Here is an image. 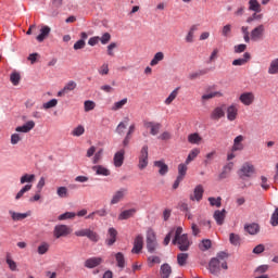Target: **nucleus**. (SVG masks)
I'll return each mask as SVG.
<instances>
[{"label":"nucleus","mask_w":278,"mask_h":278,"mask_svg":"<svg viewBox=\"0 0 278 278\" xmlns=\"http://www.w3.org/2000/svg\"><path fill=\"white\" fill-rule=\"evenodd\" d=\"M75 216H77V214L73 212H66L59 216V220H68L71 218H75Z\"/></svg>","instance_id":"obj_55"},{"label":"nucleus","mask_w":278,"mask_h":278,"mask_svg":"<svg viewBox=\"0 0 278 278\" xmlns=\"http://www.w3.org/2000/svg\"><path fill=\"white\" fill-rule=\"evenodd\" d=\"M127 123H129V117H125L124 122H121L116 127V134L119 136H123L125 134V130L127 129Z\"/></svg>","instance_id":"obj_35"},{"label":"nucleus","mask_w":278,"mask_h":278,"mask_svg":"<svg viewBox=\"0 0 278 278\" xmlns=\"http://www.w3.org/2000/svg\"><path fill=\"white\" fill-rule=\"evenodd\" d=\"M229 257V254L227 252H219L217 253L215 260H218L219 264H222V268L224 270H227L229 266L227 265V258Z\"/></svg>","instance_id":"obj_20"},{"label":"nucleus","mask_w":278,"mask_h":278,"mask_svg":"<svg viewBox=\"0 0 278 278\" xmlns=\"http://www.w3.org/2000/svg\"><path fill=\"white\" fill-rule=\"evenodd\" d=\"M127 197V189L126 188H121L119 190L115 191L111 199V205H116L123 201Z\"/></svg>","instance_id":"obj_9"},{"label":"nucleus","mask_w":278,"mask_h":278,"mask_svg":"<svg viewBox=\"0 0 278 278\" xmlns=\"http://www.w3.org/2000/svg\"><path fill=\"white\" fill-rule=\"evenodd\" d=\"M86 134V128L84 126L79 125L76 128L72 130V136L79 138V136H84Z\"/></svg>","instance_id":"obj_49"},{"label":"nucleus","mask_w":278,"mask_h":278,"mask_svg":"<svg viewBox=\"0 0 278 278\" xmlns=\"http://www.w3.org/2000/svg\"><path fill=\"white\" fill-rule=\"evenodd\" d=\"M173 244H176L179 249V251H188L190 249V239H188V235L184 233L181 237L174 238Z\"/></svg>","instance_id":"obj_2"},{"label":"nucleus","mask_w":278,"mask_h":278,"mask_svg":"<svg viewBox=\"0 0 278 278\" xmlns=\"http://www.w3.org/2000/svg\"><path fill=\"white\" fill-rule=\"evenodd\" d=\"M222 36H224V38L231 36V24H227L222 28Z\"/></svg>","instance_id":"obj_57"},{"label":"nucleus","mask_w":278,"mask_h":278,"mask_svg":"<svg viewBox=\"0 0 278 278\" xmlns=\"http://www.w3.org/2000/svg\"><path fill=\"white\" fill-rule=\"evenodd\" d=\"M164 60V52H156L150 62V66H157Z\"/></svg>","instance_id":"obj_36"},{"label":"nucleus","mask_w":278,"mask_h":278,"mask_svg":"<svg viewBox=\"0 0 278 278\" xmlns=\"http://www.w3.org/2000/svg\"><path fill=\"white\" fill-rule=\"evenodd\" d=\"M170 273H173V269L170 268V265L163 264L161 266V277L162 278H168L170 277Z\"/></svg>","instance_id":"obj_37"},{"label":"nucleus","mask_w":278,"mask_h":278,"mask_svg":"<svg viewBox=\"0 0 278 278\" xmlns=\"http://www.w3.org/2000/svg\"><path fill=\"white\" fill-rule=\"evenodd\" d=\"M36 179V175L34 174H24L21 178H20V184H31L34 182V180Z\"/></svg>","instance_id":"obj_41"},{"label":"nucleus","mask_w":278,"mask_h":278,"mask_svg":"<svg viewBox=\"0 0 278 278\" xmlns=\"http://www.w3.org/2000/svg\"><path fill=\"white\" fill-rule=\"evenodd\" d=\"M71 233V228L66 225H58L54 227V238H64Z\"/></svg>","instance_id":"obj_8"},{"label":"nucleus","mask_w":278,"mask_h":278,"mask_svg":"<svg viewBox=\"0 0 278 278\" xmlns=\"http://www.w3.org/2000/svg\"><path fill=\"white\" fill-rule=\"evenodd\" d=\"M124 105H127V98H124V99H122L121 101H118V102H115L114 104H113V106L111 108V110L113 111V112H117V110H123V106Z\"/></svg>","instance_id":"obj_47"},{"label":"nucleus","mask_w":278,"mask_h":278,"mask_svg":"<svg viewBox=\"0 0 278 278\" xmlns=\"http://www.w3.org/2000/svg\"><path fill=\"white\" fill-rule=\"evenodd\" d=\"M143 125L146 129H150L151 136H157L162 129V124L155 122H144Z\"/></svg>","instance_id":"obj_10"},{"label":"nucleus","mask_w":278,"mask_h":278,"mask_svg":"<svg viewBox=\"0 0 278 278\" xmlns=\"http://www.w3.org/2000/svg\"><path fill=\"white\" fill-rule=\"evenodd\" d=\"M75 88H77V83L70 80L67 84H65L63 89L58 92L56 97H65V94H68V92H73Z\"/></svg>","instance_id":"obj_12"},{"label":"nucleus","mask_w":278,"mask_h":278,"mask_svg":"<svg viewBox=\"0 0 278 278\" xmlns=\"http://www.w3.org/2000/svg\"><path fill=\"white\" fill-rule=\"evenodd\" d=\"M177 94H179V87H177L169 93V96L165 100V105H170V103H173L174 100L177 99Z\"/></svg>","instance_id":"obj_40"},{"label":"nucleus","mask_w":278,"mask_h":278,"mask_svg":"<svg viewBox=\"0 0 278 278\" xmlns=\"http://www.w3.org/2000/svg\"><path fill=\"white\" fill-rule=\"evenodd\" d=\"M143 244H144V239L142 238L141 235H138L135 239L131 253H140L142 251Z\"/></svg>","instance_id":"obj_19"},{"label":"nucleus","mask_w":278,"mask_h":278,"mask_svg":"<svg viewBox=\"0 0 278 278\" xmlns=\"http://www.w3.org/2000/svg\"><path fill=\"white\" fill-rule=\"evenodd\" d=\"M208 203L212 207H220L223 205V198H220V197H217V198L210 197L208 198Z\"/></svg>","instance_id":"obj_43"},{"label":"nucleus","mask_w":278,"mask_h":278,"mask_svg":"<svg viewBox=\"0 0 278 278\" xmlns=\"http://www.w3.org/2000/svg\"><path fill=\"white\" fill-rule=\"evenodd\" d=\"M147 249L149 253H155V249H157V238L151 228L147 231Z\"/></svg>","instance_id":"obj_1"},{"label":"nucleus","mask_w":278,"mask_h":278,"mask_svg":"<svg viewBox=\"0 0 278 278\" xmlns=\"http://www.w3.org/2000/svg\"><path fill=\"white\" fill-rule=\"evenodd\" d=\"M250 12L260 13L262 12V4L257 0H249Z\"/></svg>","instance_id":"obj_29"},{"label":"nucleus","mask_w":278,"mask_h":278,"mask_svg":"<svg viewBox=\"0 0 278 278\" xmlns=\"http://www.w3.org/2000/svg\"><path fill=\"white\" fill-rule=\"evenodd\" d=\"M162 262L160 256H149L148 257V266L153 267L154 264H160Z\"/></svg>","instance_id":"obj_64"},{"label":"nucleus","mask_w":278,"mask_h":278,"mask_svg":"<svg viewBox=\"0 0 278 278\" xmlns=\"http://www.w3.org/2000/svg\"><path fill=\"white\" fill-rule=\"evenodd\" d=\"M270 225H271V227L278 226V208H276L275 212L271 214Z\"/></svg>","instance_id":"obj_61"},{"label":"nucleus","mask_w":278,"mask_h":278,"mask_svg":"<svg viewBox=\"0 0 278 278\" xmlns=\"http://www.w3.org/2000/svg\"><path fill=\"white\" fill-rule=\"evenodd\" d=\"M103 264L102 257H90L85 261L86 268H97V266H101Z\"/></svg>","instance_id":"obj_16"},{"label":"nucleus","mask_w":278,"mask_h":278,"mask_svg":"<svg viewBox=\"0 0 278 278\" xmlns=\"http://www.w3.org/2000/svg\"><path fill=\"white\" fill-rule=\"evenodd\" d=\"M202 75H205V71L200 70L198 72H193V73L189 74V79H191V80L199 79V77H202Z\"/></svg>","instance_id":"obj_63"},{"label":"nucleus","mask_w":278,"mask_h":278,"mask_svg":"<svg viewBox=\"0 0 278 278\" xmlns=\"http://www.w3.org/2000/svg\"><path fill=\"white\" fill-rule=\"evenodd\" d=\"M225 116V109L217 106L211 112V121H220Z\"/></svg>","instance_id":"obj_18"},{"label":"nucleus","mask_w":278,"mask_h":278,"mask_svg":"<svg viewBox=\"0 0 278 278\" xmlns=\"http://www.w3.org/2000/svg\"><path fill=\"white\" fill-rule=\"evenodd\" d=\"M118 236V231L115 228H109L108 237H106V244L108 247H112L116 242V238Z\"/></svg>","instance_id":"obj_17"},{"label":"nucleus","mask_w":278,"mask_h":278,"mask_svg":"<svg viewBox=\"0 0 278 278\" xmlns=\"http://www.w3.org/2000/svg\"><path fill=\"white\" fill-rule=\"evenodd\" d=\"M241 31H242V34H243V40H244V42H247V43L251 42V36H249V35H250V33H249V26H242V27H241Z\"/></svg>","instance_id":"obj_54"},{"label":"nucleus","mask_w":278,"mask_h":278,"mask_svg":"<svg viewBox=\"0 0 278 278\" xmlns=\"http://www.w3.org/2000/svg\"><path fill=\"white\" fill-rule=\"evenodd\" d=\"M242 142H244V136L239 135L235 138L233 140V146L231 151H242V149H244V144H242Z\"/></svg>","instance_id":"obj_22"},{"label":"nucleus","mask_w":278,"mask_h":278,"mask_svg":"<svg viewBox=\"0 0 278 278\" xmlns=\"http://www.w3.org/2000/svg\"><path fill=\"white\" fill-rule=\"evenodd\" d=\"M87 238L91 240V242H99V235L94 232V230H90L87 232Z\"/></svg>","instance_id":"obj_60"},{"label":"nucleus","mask_w":278,"mask_h":278,"mask_svg":"<svg viewBox=\"0 0 278 278\" xmlns=\"http://www.w3.org/2000/svg\"><path fill=\"white\" fill-rule=\"evenodd\" d=\"M264 31H266L264 24L256 26L250 33V40H252L253 42L262 40V38H264Z\"/></svg>","instance_id":"obj_4"},{"label":"nucleus","mask_w":278,"mask_h":278,"mask_svg":"<svg viewBox=\"0 0 278 278\" xmlns=\"http://www.w3.org/2000/svg\"><path fill=\"white\" fill-rule=\"evenodd\" d=\"M188 173V164L185 163H180L178 165V177L180 179H184L186 177V174Z\"/></svg>","instance_id":"obj_42"},{"label":"nucleus","mask_w":278,"mask_h":278,"mask_svg":"<svg viewBox=\"0 0 278 278\" xmlns=\"http://www.w3.org/2000/svg\"><path fill=\"white\" fill-rule=\"evenodd\" d=\"M249 60H251V53L245 52L242 59H236L232 61V66H244Z\"/></svg>","instance_id":"obj_26"},{"label":"nucleus","mask_w":278,"mask_h":278,"mask_svg":"<svg viewBox=\"0 0 278 278\" xmlns=\"http://www.w3.org/2000/svg\"><path fill=\"white\" fill-rule=\"evenodd\" d=\"M33 186L31 185H25L15 195V201H18L21 199H23V197L25 195V192H29V190H31Z\"/></svg>","instance_id":"obj_39"},{"label":"nucleus","mask_w":278,"mask_h":278,"mask_svg":"<svg viewBox=\"0 0 278 278\" xmlns=\"http://www.w3.org/2000/svg\"><path fill=\"white\" fill-rule=\"evenodd\" d=\"M85 112H92L94 108H97V104L92 100H87L84 103Z\"/></svg>","instance_id":"obj_52"},{"label":"nucleus","mask_w":278,"mask_h":278,"mask_svg":"<svg viewBox=\"0 0 278 278\" xmlns=\"http://www.w3.org/2000/svg\"><path fill=\"white\" fill-rule=\"evenodd\" d=\"M136 208H129L126 211H123L119 215H118V220H128V218H132V216L136 215Z\"/></svg>","instance_id":"obj_25"},{"label":"nucleus","mask_w":278,"mask_h":278,"mask_svg":"<svg viewBox=\"0 0 278 278\" xmlns=\"http://www.w3.org/2000/svg\"><path fill=\"white\" fill-rule=\"evenodd\" d=\"M58 105V99H52L42 104L43 110H51V108H55Z\"/></svg>","instance_id":"obj_56"},{"label":"nucleus","mask_w":278,"mask_h":278,"mask_svg":"<svg viewBox=\"0 0 278 278\" xmlns=\"http://www.w3.org/2000/svg\"><path fill=\"white\" fill-rule=\"evenodd\" d=\"M255 173V167L251 163H244L239 172L240 177H251Z\"/></svg>","instance_id":"obj_11"},{"label":"nucleus","mask_w":278,"mask_h":278,"mask_svg":"<svg viewBox=\"0 0 278 278\" xmlns=\"http://www.w3.org/2000/svg\"><path fill=\"white\" fill-rule=\"evenodd\" d=\"M199 153H201V150H199V148L192 149V150L189 152V154H188V156H187V159H186V161H185L186 164H190V162H194V160H197Z\"/></svg>","instance_id":"obj_33"},{"label":"nucleus","mask_w":278,"mask_h":278,"mask_svg":"<svg viewBox=\"0 0 278 278\" xmlns=\"http://www.w3.org/2000/svg\"><path fill=\"white\" fill-rule=\"evenodd\" d=\"M178 266H186L188 264V253H179L177 255Z\"/></svg>","instance_id":"obj_44"},{"label":"nucleus","mask_w":278,"mask_h":278,"mask_svg":"<svg viewBox=\"0 0 278 278\" xmlns=\"http://www.w3.org/2000/svg\"><path fill=\"white\" fill-rule=\"evenodd\" d=\"M9 214H10L12 220H15V222L25 220V218H28V216H31V212L16 213L14 211H9Z\"/></svg>","instance_id":"obj_23"},{"label":"nucleus","mask_w":278,"mask_h":278,"mask_svg":"<svg viewBox=\"0 0 278 278\" xmlns=\"http://www.w3.org/2000/svg\"><path fill=\"white\" fill-rule=\"evenodd\" d=\"M226 112L228 121L233 122L238 118V106L236 104L228 106Z\"/></svg>","instance_id":"obj_21"},{"label":"nucleus","mask_w":278,"mask_h":278,"mask_svg":"<svg viewBox=\"0 0 278 278\" xmlns=\"http://www.w3.org/2000/svg\"><path fill=\"white\" fill-rule=\"evenodd\" d=\"M232 166L233 163H229L228 165L224 166L223 172L218 175V179H227V177H229V174L231 173Z\"/></svg>","instance_id":"obj_32"},{"label":"nucleus","mask_w":278,"mask_h":278,"mask_svg":"<svg viewBox=\"0 0 278 278\" xmlns=\"http://www.w3.org/2000/svg\"><path fill=\"white\" fill-rule=\"evenodd\" d=\"M200 251H210L212 249V241L208 239L202 240V242L199 244Z\"/></svg>","instance_id":"obj_48"},{"label":"nucleus","mask_w":278,"mask_h":278,"mask_svg":"<svg viewBox=\"0 0 278 278\" xmlns=\"http://www.w3.org/2000/svg\"><path fill=\"white\" fill-rule=\"evenodd\" d=\"M216 97H223V92L220 91H214L211 93H206L202 96V101H210V99H214Z\"/></svg>","instance_id":"obj_50"},{"label":"nucleus","mask_w":278,"mask_h":278,"mask_svg":"<svg viewBox=\"0 0 278 278\" xmlns=\"http://www.w3.org/2000/svg\"><path fill=\"white\" fill-rule=\"evenodd\" d=\"M204 192L205 189L203 188V185L195 186V188L193 189V193L189 195L190 201H197L198 203L201 202Z\"/></svg>","instance_id":"obj_6"},{"label":"nucleus","mask_w":278,"mask_h":278,"mask_svg":"<svg viewBox=\"0 0 278 278\" xmlns=\"http://www.w3.org/2000/svg\"><path fill=\"white\" fill-rule=\"evenodd\" d=\"M99 75H109L110 74V65L108 63H103L98 70Z\"/></svg>","instance_id":"obj_59"},{"label":"nucleus","mask_w":278,"mask_h":278,"mask_svg":"<svg viewBox=\"0 0 278 278\" xmlns=\"http://www.w3.org/2000/svg\"><path fill=\"white\" fill-rule=\"evenodd\" d=\"M269 75H278V59H274L268 67Z\"/></svg>","instance_id":"obj_38"},{"label":"nucleus","mask_w":278,"mask_h":278,"mask_svg":"<svg viewBox=\"0 0 278 278\" xmlns=\"http://www.w3.org/2000/svg\"><path fill=\"white\" fill-rule=\"evenodd\" d=\"M7 264L10 268V270H16V262H14V260H12V256L10 254H7Z\"/></svg>","instance_id":"obj_58"},{"label":"nucleus","mask_w":278,"mask_h":278,"mask_svg":"<svg viewBox=\"0 0 278 278\" xmlns=\"http://www.w3.org/2000/svg\"><path fill=\"white\" fill-rule=\"evenodd\" d=\"M227 217V211L225 208L217 210L213 214L214 220L217 223V225H224L225 224V218Z\"/></svg>","instance_id":"obj_14"},{"label":"nucleus","mask_w":278,"mask_h":278,"mask_svg":"<svg viewBox=\"0 0 278 278\" xmlns=\"http://www.w3.org/2000/svg\"><path fill=\"white\" fill-rule=\"evenodd\" d=\"M220 268H223V265L218 258H211L208 263V271L211 275H220Z\"/></svg>","instance_id":"obj_7"},{"label":"nucleus","mask_w":278,"mask_h":278,"mask_svg":"<svg viewBox=\"0 0 278 278\" xmlns=\"http://www.w3.org/2000/svg\"><path fill=\"white\" fill-rule=\"evenodd\" d=\"M202 140L203 138L198 132L188 136V142H190V144H201Z\"/></svg>","instance_id":"obj_34"},{"label":"nucleus","mask_w":278,"mask_h":278,"mask_svg":"<svg viewBox=\"0 0 278 278\" xmlns=\"http://www.w3.org/2000/svg\"><path fill=\"white\" fill-rule=\"evenodd\" d=\"M244 230L250 233V236H255L257 233H260V225L253 223L250 225H245L244 226Z\"/></svg>","instance_id":"obj_28"},{"label":"nucleus","mask_w":278,"mask_h":278,"mask_svg":"<svg viewBox=\"0 0 278 278\" xmlns=\"http://www.w3.org/2000/svg\"><path fill=\"white\" fill-rule=\"evenodd\" d=\"M197 29H199L198 25H192L187 34V36L185 37L186 42L192 43L194 42V31H197Z\"/></svg>","instance_id":"obj_31"},{"label":"nucleus","mask_w":278,"mask_h":278,"mask_svg":"<svg viewBox=\"0 0 278 278\" xmlns=\"http://www.w3.org/2000/svg\"><path fill=\"white\" fill-rule=\"evenodd\" d=\"M92 170L96 172V175H102V177H110V169L105 168L103 165H96L92 167Z\"/></svg>","instance_id":"obj_27"},{"label":"nucleus","mask_w":278,"mask_h":278,"mask_svg":"<svg viewBox=\"0 0 278 278\" xmlns=\"http://www.w3.org/2000/svg\"><path fill=\"white\" fill-rule=\"evenodd\" d=\"M49 243L47 242H42L38 248H37V252L39 255H46V253L49 252Z\"/></svg>","instance_id":"obj_51"},{"label":"nucleus","mask_w":278,"mask_h":278,"mask_svg":"<svg viewBox=\"0 0 278 278\" xmlns=\"http://www.w3.org/2000/svg\"><path fill=\"white\" fill-rule=\"evenodd\" d=\"M36 127V123L34 121L26 122L23 126H18L15 128V131L22 132V134H29L31 129Z\"/></svg>","instance_id":"obj_15"},{"label":"nucleus","mask_w":278,"mask_h":278,"mask_svg":"<svg viewBox=\"0 0 278 278\" xmlns=\"http://www.w3.org/2000/svg\"><path fill=\"white\" fill-rule=\"evenodd\" d=\"M10 81L13 86H18V84H21V74L18 72H13L10 75Z\"/></svg>","instance_id":"obj_46"},{"label":"nucleus","mask_w":278,"mask_h":278,"mask_svg":"<svg viewBox=\"0 0 278 278\" xmlns=\"http://www.w3.org/2000/svg\"><path fill=\"white\" fill-rule=\"evenodd\" d=\"M229 240H230V243L233 244V247H238V244H240V236L236 233H230Z\"/></svg>","instance_id":"obj_62"},{"label":"nucleus","mask_w":278,"mask_h":278,"mask_svg":"<svg viewBox=\"0 0 278 278\" xmlns=\"http://www.w3.org/2000/svg\"><path fill=\"white\" fill-rule=\"evenodd\" d=\"M154 166L159 168V175H161L162 177H164V175L168 173V165H166L164 161H155Z\"/></svg>","instance_id":"obj_24"},{"label":"nucleus","mask_w":278,"mask_h":278,"mask_svg":"<svg viewBox=\"0 0 278 278\" xmlns=\"http://www.w3.org/2000/svg\"><path fill=\"white\" fill-rule=\"evenodd\" d=\"M56 194L61 199H66V197H68V189L66 187H59L56 189Z\"/></svg>","instance_id":"obj_53"},{"label":"nucleus","mask_w":278,"mask_h":278,"mask_svg":"<svg viewBox=\"0 0 278 278\" xmlns=\"http://www.w3.org/2000/svg\"><path fill=\"white\" fill-rule=\"evenodd\" d=\"M118 268H125V255L122 252L115 254Z\"/></svg>","instance_id":"obj_45"},{"label":"nucleus","mask_w":278,"mask_h":278,"mask_svg":"<svg viewBox=\"0 0 278 278\" xmlns=\"http://www.w3.org/2000/svg\"><path fill=\"white\" fill-rule=\"evenodd\" d=\"M239 101L243 104V105H253V103H255V93L249 91V92H243L240 94L239 97Z\"/></svg>","instance_id":"obj_5"},{"label":"nucleus","mask_w":278,"mask_h":278,"mask_svg":"<svg viewBox=\"0 0 278 278\" xmlns=\"http://www.w3.org/2000/svg\"><path fill=\"white\" fill-rule=\"evenodd\" d=\"M51 34V28L49 26H42L40 29V34L37 36L38 42H42L47 36Z\"/></svg>","instance_id":"obj_30"},{"label":"nucleus","mask_w":278,"mask_h":278,"mask_svg":"<svg viewBox=\"0 0 278 278\" xmlns=\"http://www.w3.org/2000/svg\"><path fill=\"white\" fill-rule=\"evenodd\" d=\"M125 162V149L117 151L113 157V164L116 168H121Z\"/></svg>","instance_id":"obj_13"},{"label":"nucleus","mask_w":278,"mask_h":278,"mask_svg":"<svg viewBox=\"0 0 278 278\" xmlns=\"http://www.w3.org/2000/svg\"><path fill=\"white\" fill-rule=\"evenodd\" d=\"M149 166V146H143L139 155V164L138 168L140 170H144V168Z\"/></svg>","instance_id":"obj_3"}]
</instances>
